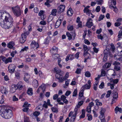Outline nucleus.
I'll list each match as a JSON object with an SVG mask.
<instances>
[{
    "label": "nucleus",
    "mask_w": 122,
    "mask_h": 122,
    "mask_svg": "<svg viewBox=\"0 0 122 122\" xmlns=\"http://www.w3.org/2000/svg\"><path fill=\"white\" fill-rule=\"evenodd\" d=\"M94 103L93 102H92L89 103V105L88 106L91 108L94 106Z\"/></svg>",
    "instance_id": "obj_63"
},
{
    "label": "nucleus",
    "mask_w": 122,
    "mask_h": 122,
    "mask_svg": "<svg viewBox=\"0 0 122 122\" xmlns=\"http://www.w3.org/2000/svg\"><path fill=\"white\" fill-rule=\"evenodd\" d=\"M40 87H41V90H42V91L44 92L46 88V86L44 84L42 85Z\"/></svg>",
    "instance_id": "obj_31"
},
{
    "label": "nucleus",
    "mask_w": 122,
    "mask_h": 122,
    "mask_svg": "<svg viewBox=\"0 0 122 122\" xmlns=\"http://www.w3.org/2000/svg\"><path fill=\"white\" fill-rule=\"evenodd\" d=\"M29 121V117H24V122H26Z\"/></svg>",
    "instance_id": "obj_61"
},
{
    "label": "nucleus",
    "mask_w": 122,
    "mask_h": 122,
    "mask_svg": "<svg viewBox=\"0 0 122 122\" xmlns=\"http://www.w3.org/2000/svg\"><path fill=\"white\" fill-rule=\"evenodd\" d=\"M40 114V112L36 111L33 113V115L34 116L37 117H38L37 116L39 115Z\"/></svg>",
    "instance_id": "obj_42"
},
{
    "label": "nucleus",
    "mask_w": 122,
    "mask_h": 122,
    "mask_svg": "<svg viewBox=\"0 0 122 122\" xmlns=\"http://www.w3.org/2000/svg\"><path fill=\"white\" fill-rule=\"evenodd\" d=\"M27 33L22 34L21 36V37L20 38V41L21 43H24L25 42L26 40V35Z\"/></svg>",
    "instance_id": "obj_8"
},
{
    "label": "nucleus",
    "mask_w": 122,
    "mask_h": 122,
    "mask_svg": "<svg viewBox=\"0 0 122 122\" xmlns=\"http://www.w3.org/2000/svg\"><path fill=\"white\" fill-rule=\"evenodd\" d=\"M12 9L14 15L17 17L20 16L22 12V11L20 9L19 7L18 6L12 7Z\"/></svg>",
    "instance_id": "obj_3"
},
{
    "label": "nucleus",
    "mask_w": 122,
    "mask_h": 122,
    "mask_svg": "<svg viewBox=\"0 0 122 122\" xmlns=\"http://www.w3.org/2000/svg\"><path fill=\"white\" fill-rule=\"evenodd\" d=\"M111 93L112 91L111 90L108 91L107 92V94L106 95V97L107 98L109 97L110 96Z\"/></svg>",
    "instance_id": "obj_34"
},
{
    "label": "nucleus",
    "mask_w": 122,
    "mask_h": 122,
    "mask_svg": "<svg viewBox=\"0 0 122 122\" xmlns=\"http://www.w3.org/2000/svg\"><path fill=\"white\" fill-rule=\"evenodd\" d=\"M85 111L84 109H83L82 110V114L80 116V118H83L85 116Z\"/></svg>",
    "instance_id": "obj_26"
},
{
    "label": "nucleus",
    "mask_w": 122,
    "mask_h": 122,
    "mask_svg": "<svg viewBox=\"0 0 122 122\" xmlns=\"http://www.w3.org/2000/svg\"><path fill=\"white\" fill-rule=\"evenodd\" d=\"M58 51V48L55 46H54L50 50V52L52 54H54L57 53Z\"/></svg>",
    "instance_id": "obj_14"
},
{
    "label": "nucleus",
    "mask_w": 122,
    "mask_h": 122,
    "mask_svg": "<svg viewBox=\"0 0 122 122\" xmlns=\"http://www.w3.org/2000/svg\"><path fill=\"white\" fill-rule=\"evenodd\" d=\"M95 1L96 2V3L98 5H102L103 2L102 0H96Z\"/></svg>",
    "instance_id": "obj_37"
},
{
    "label": "nucleus",
    "mask_w": 122,
    "mask_h": 122,
    "mask_svg": "<svg viewBox=\"0 0 122 122\" xmlns=\"http://www.w3.org/2000/svg\"><path fill=\"white\" fill-rule=\"evenodd\" d=\"M57 12V10L56 9H53L52 10L51 14L54 16H55L56 15Z\"/></svg>",
    "instance_id": "obj_33"
},
{
    "label": "nucleus",
    "mask_w": 122,
    "mask_h": 122,
    "mask_svg": "<svg viewBox=\"0 0 122 122\" xmlns=\"http://www.w3.org/2000/svg\"><path fill=\"white\" fill-rule=\"evenodd\" d=\"M30 105V104H28V102H25L24 103L23 105V107H29Z\"/></svg>",
    "instance_id": "obj_46"
},
{
    "label": "nucleus",
    "mask_w": 122,
    "mask_h": 122,
    "mask_svg": "<svg viewBox=\"0 0 122 122\" xmlns=\"http://www.w3.org/2000/svg\"><path fill=\"white\" fill-rule=\"evenodd\" d=\"M90 10L88 9H85V8H84V9L83 10V11L84 13L86 12L87 13V14L89 16H90Z\"/></svg>",
    "instance_id": "obj_32"
},
{
    "label": "nucleus",
    "mask_w": 122,
    "mask_h": 122,
    "mask_svg": "<svg viewBox=\"0 0 122 122\" xmlns=\"http://www.w3.org/2000/svg\"><path fill=\"white\" fill-rule=\"evenodd\" d=\"M104 87V82H102L101 84L99 85V87L100 88L102 89Z\"/></svg>",
    "instance_id": "obj_50"
},
{
    "label": "nucleus",
    "mask_w": 122,
    "mask_h": 122,
    "mask_svg": "<svg viewBox=\"0 0 122 122\" xmlns=\"http://www.w3.org/2000/svg\"><path fill=\"white\" fill-rule=\"evenodd\" d=\"M91 87V85H88L87 84L83 86L82 87L81 89H84V90L85 89H89Z\"/></svg>",
    "instance_id": "obj_23"
},
{
    "label": "nucleus",
    "mask_w": 122,
    "mask_h": 122,
    "mask_svg": "<svg viewBox=\"0 0 122 122\" xmlns=\"http://www.w3.org/2000/svg\"><path fill=\"white\" fill-rule=\"evenodd\" d=\"M100 6H97L96 9V12H98L100 11Z\"/></svg>",
    "instance_id": "obj_62"
},
{
    "label": "nucleus",
    "mask_w": 122,
    "mask_h": 122,
    "mask_svg": "<svg viewBox=\"0 0 122 122\" xmlns=\"http://www.w3.org/2000/svg\"><path fill=\"white\" fill-rule=\"evenodd\" d=\"M105 16L104 15H101L99 17L98 20L100 21L101 20H103L104 17Z\"/></svg>",
    "instance_id": "obj_43"
},
{
    "label": "nucleus",
    "mask_w": 122,
    "mask_h": 122,
    "mask_svg": "<svg viewBox=\"0 0 122 122\" xmlns=\"http://www.w3.org/2000/svg\"><path fill=\"white\" fill-rule=\"evenodd\" d=\"M44 104L43 105H40L37 107L36 108V110L38 111H41L43 110L44 107L46 108V101H44Z\"/></svg>",
    "instance_id": "obj_10"
},
{
    "label": "nucleus",
    "mask_w": 122,
    "mask_h": 122,
    "mask_svg": "<svg viewBox=\"0 0 122 122\" xmlns=\"http://www.w3.org/2000/svg\"><path fill=\"white\" fill-rule=\"evenodd\" d=\"M66 35L68 37V39L69 40H71L72 38V37L71 35L70 34L69 32H68L66 33Z\"/></svg>",
    "instance_id": "obj_35"
},
{
    "label": "nucleus",
    "mask_w": 122,
    "mask_h": 122,
    "mask_svg": "<svg viewBox=\"0 0 122 122\" xmlns=\"http://www.w3.org/2000/svg\"><path fill=\"white\" fill-rule=\"evenodd\" d=\"M14 42L13 41L10 42L7 45V47L11 49L14 46Z\"/></svg>",
    "instance_id": "obj_21"
},
{
    "label": "nucleus",
    "mask_w": 122,
    "mask_h": 122,
    "mask_svg": "<svg viewBox=\"0 0 122 122\" xmlns=\"http://www.w3.org/2000/svg\"><path fill=\"white\" fill-rule=\"evenodd\" d=\"M92 112L94 114V117H97L98 116V114H97L95 111L94 110H92Z\"/></svg>",
    "instance_id": "obj_57"
},
{
    "label": "nucleus",
    "mask_w": 122,
    "mask_h": 122,
    "mask_svg": "<svg viewBox=\"0 0 122 122\" xmlns=\"http://www.w3.org/2000/svg\"><path fill=\"white\" fill-rule=\"evenodd\" d=\"M34 11L36 13H37L39 12V10L37 7H35L34 9Z\"/></svg>",
    "instance_id": "obj_64"
},
{
    "label": "nucleus",
    "mask_w": 122,
    "mask_h": 122,
    "mask_svg": "<svg viewBox=\"0 0 122 122\" xmlns=\"http://www.w3.org/2000/svg\"><path fill=\"white\" fill-rule=\"evenodd\" d=\"M111 64L110 63H106L104 66V67L106 68H108L110 66Z\"/></svg>",
    "instance_id": "obj_44"
},
{
    "label": "nucleus",
    "mask_w": 122,
    "mask_h": 122,
    "mask_svg": "<svg viewBox=\"0 0 122 122\" xmlns=\"http://www.w3.org/2000/svg\"><path fill=\"white\" fill-rule=\"evenodd\" d=\"M84 91V89H82V90L80 92H79V99H81V98L82 97L84 98V96H83V92Z\"/></svg>",
    "instance_id": "obj_17"
},
{
    "label": "nucleus",
    "mask_w": 122,
    "mask_h": 122,
    "mask_svg": "<svg viewBox=\"0 0 122 122\" xmlns=\"http://www.w3.org/2000/svg\"><path fill=\"white\" fill-rule=\"evenodd\" d=\"M52 54V57L54 59H58L59 56V55L57 53L53 54Z\"/></svg>",
    "instance_id": "obj_28"
},
{
    "label": "nucleus",
    "mask_w": 122,
    "mask_h": 122,
    "mask_svg": "<svg viewBox=\"0 0 122 122\" xmlns=\"http://www.w3.org/2000/svg\"><path fill=\"white\" fill-rule=\"evenodd\" d=\"M81 69L78 68L77 69L75 72L77 74H79L81 73Z\"/></svg>",
    "instance_id": "obj_54"
},
{
    "label": "nucleus",
    "mask_w": 122,
    "mask_h": 122,
    "mask_svg": "<svg viewBox=\"0 0 122 122\" xmlns=\"http://www.w3.org/2000/svg\"><path fill=\"white\" fill-rule=\"evenodd\" d=\"M47 105L48 106H49L51 107L52 106V105L50 104V100L49 99H48L47 100V102H46V108L47 107Z\"/></svg>",
    "instance_id": "obj_39"
},
{
    "label": "nucleus",
    "mask_w": 122,
    "mask_h": 122,
    "mask_svg": "<svg viewBox=\"0 0 122 122\" xmlns=\"http://www.w3.org/2000/svg\"><path fill=\"white\" fill-rule=\"evenodd\" d=\"M114 69L117 71H119L121 70V67L119 66L116 65L114 66Z\"/></svg>",
    "instance_id": "obj_40"
},
{
    "label": "nucleus",
    "mask_w": 122,
    "mask_h": 122,
    "mask_svg": "<svg viewBox=\"0 0 122 122\" xmlns=\"http://www.w3.org/2000/svg\"><path fill=\"white\" fill-rule=\"evenodd\" d=\"M86 25L89 28H91V27L93 25V24L92 22V20L91 18H89L88 19L86 23Z\"/></svg>",
    "instance_id": "obj_11"
},
{
    "label": "nucleus",
    "mask_w": 122,
    "mask_h": 122,
    "mask_svg": "<svg viewBox=\"0 0 122 122\" xmlns=\"http://www.w3.org/2000/svg\"><path fill=\"white\" fill-rule=\"evenodd\" d=\"M77 110L78 109H77L76 108L75 109L74 111L75 113L74 114H73V115L71 117L70 119V122H74L75 119L76 118V115L77 114Z\"/></svg>",
    "instance_id": "obj_9"
},
{
    "label": "nucleus",
    "mask_w": 122,
    "mask_h": 122,
    "mask_svg": "<svg viewBox=\"0 0 122 122\" xmlns=\"http://www.w3.org/2000/svg\"><path fill=\"white\" fill-rule=\"evenodd\" d=\"M99 100L97 99L95 100V101L96 105L97 106H102V103L101 102H99Z\"/></svg>",
    "instance_id": "obj_30"
},
{
    "label": "nucleus",
    "mask_w": 122,
    "mask_h": 122,
    "mask_svg": "<svg viewBox=\"0 0 122 122\" xmlns=\"http://www.w3.org/2000/svg\"><path fill=\"white\" fill-rule=\"evenodd\" d=\"M83 49L84 50L83 55L84 57H86V56H88L87 59H90V54L88 52V51L89 50L87 46L86 45H83Z\"/></svg>",
    "instance_id": "obj_4"
},
{
    "label": "nucleus",
    "mask_w": 122,
    "mask_h": 122,
    "mask_svg": "<svg viewBox=\"0 0 122 122\" xmlns=\"http://www.w3.org/2000/svg\"><path fill=\"white\" fill-rule=\"evenodd\" d=\"M91 108L88 106L87 107L86 109V111L88 113H90L91 112Z\"/></svg>",
    "instance_id": "obj_49"
},
{
    "label": "nucleus",
    "mask_w": 122,
    "mask_h": 122,
    "mask_svg": "<svg viewBox=\"0 0 122 122\" xmlns=\"http://www.w3.org/2000/svg\"><path fill=\"white\" fill-rule=\"evenodd\" d=\"M16 87L15 86L14 87H12L11 89V91L12 93H13L15 92L16 90Z\"/></svg>",
    "instance_id": "obj_45"
},
{
    "label": "nucleus",
    "mask_w": 122,
    "mask_h": 122,
    "mask_svg": "<svg viewBox=\"0 0 122 122\" xmlns=\"http://www.w3.org/2000/svg\"><path fill=\"white\" fill-rule=\"evenodd\" d=\"M64 17V16L63 15H61L60 16L59 19L57 20L55 24V26L56 28H58L60 26L61 23V21L63 20Z\"/></svg>",
    "instance_id": "obj_6"
},
{
    "label": "nucleus",
    "mask_w": 122,
    "mask_h": 122,
    "mask_svg": "<svg viewBox=\"0 0 122 122\" xmlns=\"http://www.w3.org/2000/svg\"><path fill=\"white\" fill-rule=\"evenodd\" d=\"M27 94L30 95H32L33 94V93L32 88H28L27 91Z\"/></svg>",
    "instance_id": "obj_25"
},
{
    "label": "nucleus",
    "mask_w": 122,
    "mask_h": 122,
    "mask_svg": "<svg viewBox=\"0 0 122 122\" xmlns=\"http://www.w3.org/2000/svg\"><path fill=\"white\" fill-rule=\"evenodd\" d=\"M122 36V31L120 30L119 31L118 34V35L117 37L118 38H121Z\"/></svg>",
    "instance_id": "obj_48"
},
{
    "label": "nucleus",
    "mask_w": 122,
    "mask_h": 122,
    "mask_svg": "<svg viewBox=\"0 0 122 122\" xmlns=\"http://www.w3.org/2000/svg\"><path fill=\"white\" fill-rule=\"evenodd\" d=\"M0 114L2 117L6 119L10 118L13 115L12 111L7 106H3L1 107Z\"/></svg>",
    "instance_id": "obj_2"
},
{
    "label": "nucleus",
    "mask_w": 122,
    "mask_h": 122,
    "mask_svg": "<svg viewBox=\"0 0 122 122\" xmlns=\"http://www.w3.org/2000/svg\"><path fill=\"white\" fill-rule=\"evenodd\" d=\"M85 75L87 77H89L91 76L90 73L88 71H86L85 72Z\"/></svg>",
    "instance_id": "obj_47"
},
{
    "label": "nucleus",
    "mask_w": 122,
    "mask_h": 122,
    "mask_svg": "<svg viewBox=\"0 0 122 122\" xmlns=\"http://www.w3.org/2000/svg\"><path fill=\"white\" fill-rule=\"evenodd\" d=\"M52 111L53 112L57 113L58 112V109L55 107H52L51 108Z\"/></svg>",
    "instance_id": "obj_38"
},
{
    "label": "nucleus",
    "mask_w": 122,
    "mask_h": 122,
    "mask_svg": "<svg viewBox=\"0 0 122 122\" xmlns=\"http://www.w3.org/2000/svg\"><path fill=\"white\" fill-rule=\"evenodd\" d=\"M71 93V91H66L65 93V95L67 96L69 95Z\"/></svg>",
    "instance_id": "obj_55"
},
{
    "label": "nucleus",
    "mask_w": 122,
    "mask_h": 122,
    "mask_svg": "<svg viewBox=\"0 0 122 122\" xmlns=\"http://www.w3.org/2000/svg\"><path fill=\"white\" fill-rule=\"evenodd\" d=\"M73 28V26L72 25L69 26H67V29L69 30H72Z\"/></svg>",
    "instance_id": "obj_51"
},
{
    "label": "nucleus",
    "mask_w": 122,
    "mask_h": 122,
    "mask_svg": "<svg viewBox=\"0 0 122 122\" xmlns=\"http://www.w3.org/2000/svg\"><path fill=\"white\" fill-rule=\"evenodd\" d=\"M67 14L69 16H71L72 15L73 11H72V9L71 8H70L69 10H68Z\"/></svg>",
    "instance_id": "obj_29"
},
{
    "label": "nucleus",
    "mask_w": 122,
    "mask_h": 122,
    "mask_svg": "<svg viewBox=\"0 0 122 122\" xmlns=\"http://www.w3.org/2000/svg\"><path fill=\"white\" fill-rule=\"evenodd\" d=\"M106 75V72L104 71H102L101 72V75L102 76H104Z\"/></svg>",
    "instance_id": "obj_60"
},
{
    "label": "nucleus",
    "mask_w": 122,
    "mask_h": 122,
    "mask_svg": "<svg viewBox=\"0 0 122 122\" xmlns=\"http://www.w3.org/2000/svg\"><path fill=\"white\" fill-rule=\"evenodd\" d=\"M38 83L36 80H34L33 82L32 85L35 88H36L38 86Z\"/></svg>",
    "instance_id": "obj_20"
},
{
    "label": "nucleus",
    "mask_w": 122,
    "mask_h": 122,
    "mask_svg": "<svg viewBox=\"0 0 122 122\" xmlns=\"http://www.w3.org/2000/svg\"><path fill=\"white\" fill-rule=\"evenodd\" d=\"M65 8V6L64 5H61L58 6L57 8V9L58 10V12L59 13H60L64 11Z\"/></svg>",
    "instance_id": "obj_13"
},
{
    "label": "nucleus",
    "mask_w": 122,
    "mask_h": 122,
    "mask_svg": "<svg viewBox=\"0 0 122 122\" xmlns=\"http://www.w3.org/2000/svg\"><path fill=\"white\" fill-rule=\"evenodd\" d=\"M30 46L31 48H34L36 47V48H37L39 47V46L36 42L35 41L33 40L30 45Z\"/></svg>",
    "instance_id": "obj_12"
},
{
    "label": "nucleus",
    "mask_w": 122,
    "mask_h": 122,
    "mask_svg": "<svg viewBox=\"0 0 122 122\" xmlns=\"http://www.w3.org/2000/svg\"><path fill=\"white\" fill-rule=\"evenodd\" d=\"M12 57H9L7 58H6L5 61V63L7 64L9 62H11L12 61Z\"/></svg>",
    "instance_id": "obj_24"
},
{
    "label": "nucleus",
    "mask_w": 122,
    "mask_h": 122,
    "mask_svg": "<svg viewBox=\"0 0 122 122\" xmlns=\"http://www.w3.org/2000/svg\"><path fill=\"white\" fill-rule=\"evenodd\" d=\"M115 113H117L118 111L121 113L122 112V109L121 108H119L117 106L115 109Z\"/></svg>",
    "instance_id": "obj_22"
},
{
    "label": "nucleus",
    "mask_w": 122,
    "mask_h": 122,
    "mask_svg": "<svg viewBox=\"0 0 122 122\" xmlns=\"http://www.w3.org/2000/svg\"><path fill=\"white\" fill-rule=\"evenodd\" d=\"M121 25V23L120 22H116L115 23L114 25L115 26L118 27Z\"/></svg>",
    "instance_id": "obj_58"
},
{
    "label": "nucleus",
    "mask_w": 122,
    "mask_h": 122,
    "mask_svg": "<svg viewBox=\"0 0 122 122\" xmlns=\"http://www.w3.org/2000/svg\"><path fill=\"white\" fill-rule=\"evenodd\" d=\"M44 11L42 10H40L38 13V15L41 16L42 15H43Z\"/></svg>",
    "instance_id": "obj_52"
},
{
    "label": "nucleus",
    "mask_w": 122,
    "mask_h": 122,
    "mask_svg": "<svg viewBox=\"0 0 122 122\" xmlns=\"http://www.w3.org/2000/svg\"><path fill=\"white\" fill-rule=\"evenodd\" d=\"M74 58V56L73 55H70L67 56L66 60V61L69 60H72Z\"/></svg>",
    "instance_id": "obj_19"
},
{
    "label": "nucleus",
    "mask_w": 122,
    "mask_h": 122,
    "mask_svg": "<svg viewBox=\"0 0 122 122\" xmlns=\"http://www.w3.org/2000/svg\"><path fill=\"white\" fill-rule=\"evenodd\" d=\"M84 43L87 44V45H89L90 44V42L87 40L86 39H85L84 41Z\"/></svg>",
    "instance_id": "obj_56"
},
{
    "label": "nucleus",
    "mask_w": 122,
    "mask_h": 122,
    "mask_svg": "<svg viewBox=\"0 0 122 122\" xmlns=\"http://www.w3.org/2000/svg\"><path fill=\"white\" fill-rule=\"evenodd\" d=\"M77 90L76 88L75 89L73 93L72 96L73 97H75L77 95Z\"/></svg>",
    "instance_id": "obj_41"
},
{
    "label": "nucleus",
    "mask_w": 122,
    "mask_h": 122,
    "mask_svg": "<svg viewBox=\"0 0 122 122\" xmlns=\"http://www.w3.org/2000/svg\"><path fill=\"white\" fill-rule=\"evenodd\" d=\"M57 68L55 67L54 68V70L56 71V73L55 75L56 78L59 79L62 76V72H61V70H59L58 71L57 70Z\"/></svg>",
    "instance_id": "obj_5"
},
{
    "label": "nucleus",
    "mask_w": 122,
    "mask_h": 122,
    "mask_svg": "<svg viewBox=\"0 0 122 122\" xmlns=\"http://www.w3.org/2000/svg\"><path fill=\"white\" fill-rule=\"evenodd\" d=\"M30 78V76L27 74H25L24 77V80L26 82H29V80Z\"/></svg>",
    "instance_id": "obj_16"
},
{
    "label": "nucleus",
    "mask_w": 122,
    "mask_h": 122,
    "mask_svg": "<svg viewBox=\"0 0 122 122\" xmlns=\"http://www.w3.org/2000/svg\"><path fill=\"white\" fill-rule=\"evenodd\" d=\"M16 87H17V89L19 90L22 89L23 87L22 82L21 81L19 82L16 85Z\"/></svg>",
    "instance_id": "obj_15"
},
{
    "label": "nucleus",
    "mask_w": 122,
    "mask_h": 122,
    "mask_svg": "<svg viewBox=\"0 0 122 122\" xmlns=\"http://www.w3.org/2000/svg\"><path fill=\"white\" fill-rule=\"evenodd\" d=\"M52 2V1L51 0L50 1V0H46V5L47 6L49 7H50L51 6L49 4V3H50Z\"/></svg>",
    "instance_id": "obj_36"
},
{
    "label": "nucleus",
    "mask_w": 122,
    "mask_h": 122,
    "mask_svg": "<svg viewBox=\"0 0 122 122\" xmlns=\"http://www.w3.org/2000/svg\"><path fill=\"white\" fill-rule=\"evenodd\" d=\"M62 76L59 79V82H62L65 80L64 77H63Z\"/></svg>",
    "instance_id": "obj_53"
},
{
    "label": "nucleus",
    "mask_w": 122,
    "mask_h": 122,
    "mask_svg": "<svg viewBox=\"0 0 122 122\" xmlns=\"http://www.w3.org/2000/svg\"><path fill=\"white\" fill-rule=\"evenodd\" d=\"M9 71L10 73H13L16 68V66L14 64H10L8 67Z\"/></svg>",
    "instance_id": "obj_7"
},
{
    "label": "nucleus",
    "mask_w": 122,
    "mask_h": 122,
    "mask_svg": "<svg viewBox=\"0 0 122 122\" xmlns=\"http://www.w3.org/2000/svg\"><path fill=\"white\" fill-rule=\"evenodd\" d=\"M1 92L2 93H4L6 95L8 93V92L7 89L5 87H3V88H1Z\"/></svg>",
    "instance_id": "obj_18"
},
{
    "label": "nucleus",
    "mask_w": 122,
    "mask_h": 122,
    "mask_svg": "<svg viewBox=\"0 0 122 122\" xmlns=\"http://www.w3.org/2000/svg\"><path fill=\"white\" fill-rule=\"evenodd\" d=\"M5 20L4 26L6 29L10 28L13 25V20L11 16L8 13L0 11V23L2 21V20Z\"/></svg>",
    "instance_id": "obj_1"
},
{
    "label": "nucleus",
    "mask_w": 122,
    "mask_h": 122,
    "mask_svg": "<svg viewBox=\"0 0 122 122\" xmlns=\"http://www.w3.org/2000/svg\"><path fill=\"white\" fill-rule=\"evenodd\" d=\"M83 101H81L79 102L78 103V104H77L75 108H76L77 109V108H80V107L83 104Z\"/></svg>",
    "instance_id": "obj_27"
},
{
    "label": "nucleus",
    "mask_w": 122,
    "mask_h": 122,
    "mask_svg": "<svg viewBox=\"0 0 122 122\" xmlns=\"http://www.w3.org/2000/svg\"><path fill=\"white\" fill-rule=\"evenodd\" d=\"M111 48L112 49V51L114 52L115 50V47L113 44H112L111 45Z\"/></svg>",
    "instance_id": "obj_59"
}]
</instances>
